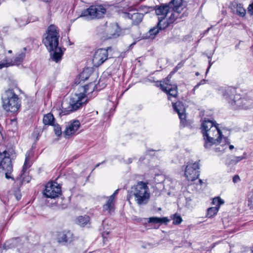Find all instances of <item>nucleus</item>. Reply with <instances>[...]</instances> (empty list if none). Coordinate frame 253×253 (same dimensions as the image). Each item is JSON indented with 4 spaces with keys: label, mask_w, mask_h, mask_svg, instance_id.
I'll return each mask as SVG.
<instances>
[{
    "label": "nucleus",
    "mask_w": 253,
    "mask_h": 253,
    "mask_svg": "<svg viewBox=\"0 0 253 253\" xmlns=\"http://www.w3.org/2000/svg\"><path fill=\"white\" fill-rule=\"evenodd\" d=\"M223 96L233 109L247 110L252 107V101L242 98L239 94L236 93L235 88L227 87L223 91Z\"/></svg>",
    "instance_id": "f257e3e1"
},
{
    "label": "nucleus",
    "mask_w": 253,
    "mask_h": 253,
    "mask_svg": "<svg viewBox=\"0 0 253 253\" xmlns=\"http://www.w3.org/2000/svg\"><path fill=\"white\" fill-rule=\"evenodd\" d=\"M150 194L147 183L139 181L128 191L127 200L134 198L138 205H146L149 201Z\"/></svg>",
    "instance_id": "f03ea898"
},
{
    "label": "nucleus",
    "mask_w": 253,
    "mask_h": 253,
    "mask_svg": "<svg viewBox=\"0 0 253 253\" xmlns=\"http://www.w3.org/2000/svg\"><path fill=\"white\" fill-rule=\"evenodd\" d=\"M2 107L7 112H17L21 107V100L13 89H8L2 94Z\"/></svg>",
    "instance_id": "7ed1b4c3"
},
{
    "label": "nucleus",
    "mask_w": 253,
    "mask_h": 253,
    "mask_svg": "<svg viewBox=\"0 0 253 253\" xmlns=\"http://www.w3.org/2000/svg\"><path fill=\"white\" fill-rule=\"evenodd\" d=\"M181 6L182 4H178V3H176L173 7L172 11L170 12L171 14L169 18H165L164 20H161L162 26L166 29L169 27H172L174 22H178L188 16V12L187 9L182 8Z\"/></svg>",
    "instance_id": "20e7f679"
},
{
    "label": "nucleus",
    "mask_w": 253,
    "mask_h": 253,
    "mask_svg": "<svg viewBox=\"0 0 253 253\" xmlns=\"http://www.w3.org/2000/svg\"><path fill=\"white\" fill-rule=\"evenodd\" d=\"M59 37L58 28L54 25H50L42 39V42L48 50H52L58 46Z\"/></svg>",
    "instance_id": "39448f33"
},
{
    "label": "nucleus",
    "mask_w": 253,
    "mask_h": 253,
    "mask_svg": "<svg viewBox=\"0 0 253 253\" xmlns=\"http://www.w3.org/2000/svg\"><path fill=\"white\" fill-rule=\"evenodd\" d=\"M218 124H216L211 129H209L207 132L203 134L205 148H210L213 144L220 143L222 134L221 131L218 127Z\"/></svg>",
    "instance_id": "423d86ee"
},
{
    "label": "nucleus",
    "mask_w": 253,
    "mask_h": 253,
    "mask_svg": "<svg viewBox=\"0 0 253 253\" xmlns=\"http://www.w3.org/2000/svg\"><path fill=\"white\" fill-rule=\"evenodd\" d=\"M0 169L5 171L6 178H10L15 183V179L10 175L13 171V165L9 155L6 151L0 152Z\"/></svg>",
    "instance_id": "0eeeda50"
},
{
    "label": "nucleus",
    "mask_w": 253,
    "mask_h": 253,
    "mask_svg": "<svg viewBox=\"0 0 253 253\" xmlns=\"http://www.w3.org/2000/svg\"><path fill=\"white\" fill-rule=\"evenodd\" d=\"M176 3H178V4H182V0H171L168 3L156 5L155 10L156 15L158 16V21L161 19L164 20L168 13L172 11L173 7Z\"/></svg>",
    "instance_id": "6e6552de"
},
{
    "label": "nucleus",
    "mask_w": 253,
    "mask_h": 253,
    "mask_svg": "<svg viewBox=\"0 0 253 253\" xmlns=\"http://www.w3.org/2000/svg\"><path fill=\"white\" fill-rule=\"evenodd\" d=\"M106 12V9L102 5H91L83 10L80 17H84L88 19H99L102 18Z\"/></svg>",
    "instance_id": "1a4fd4ad"
},
{
    "label": "nucleus",
    "mask_w": 253,
    "mask_h": 253,
    "mask_svg": "<svg viewBox=\"0 0 253 253\" xmlns=\"http://www.w3.org/2000/svg\"><path fill=\"white\" fill-rule=\"evenodd\" d=\"M61 186L56 182H48L45 186L43 195L46 198L55 199L61 195Z\"/></svg>",
    "instance_id": "9d476101"
},
{
    "label": "nucleus",
    "mask_w": 253,
    "mask_h": 253,
    "mask_svg": "<svg viewBox=\"0 0 253 253\" xmlns=\"http://www.w3.org/2000/svg\"><path fill=\"white\" fill-rule=\"evenodd\" d=\"M198 162H188L185 169L184 175L188 181H193L200 175Z\"/></svg>",
    "instance_id": "9b49d317"
},
{
    "label": "nucleus",
    "mask_w": 253,
    "mask_h": 253,
    "mask_svg": "<svg viewBox=\"0 0 253 253\" xmlns=\"http://www.w3.org/2000/svg\"><path fill=\"white\" fill-rule=\"evenodd\" d=\"M160 87L162 90L166 92L168 95L169 100L171 99V97H176L177 96V86L176 84H172L170 80L166 78L160 84Z\"/></svg>",
    "instance_id": "f8f14e48"
},
{
    "label": "nucleus",
    "mask_w": 253,
    "mask_h": 253,
    "mask_svg": "<svg viewBox=\"0 0 253 253\" xmlns=\"http://www.w3.org/2000/svg\"><path fill=\"white\" fill-rule=\"evenodd\" d=\"M81 126V124L79 120H73L68 123L66 126L65 130L63 131L64 137L69 139L72 136L78 133L77 131Z\"/></svg>",
    "instance_id": "ddd939ff"
},
{
    "label": "nucleus",
    "mask_w": 253,
    "mask_h": 253,
    "mask_svg": "<svg viewBox=\"0 0 253 253\" xmlns=\"http://www.w3.org/2000/svg\"><path fill=\"white\" fill-rule=\"evenodd\" d=\"M108 57V49L99 48L96 50L93 55L92 63L95 67H99L102 65Z\"/></svg>",
    "instance_id": "4468645a"
},
{
    "label": "nucleus",
    "mask_w": 253,
    "mask_h": 253,
    "mask_svg": "<svg viewBox=\"0 0 253 253\" xmlns=\"http://www.w3.org/2000/svg\"><path fill=\"white\" fill-rule=\"evenodd\" d=\"M174 111L176 112L180 120V124L183 126L187 125L186 114L185 107L182 102L178 101L175 103H172Z\"/></svg>",
    "instance_id": "2eb2a0df"
},
{
    "label": "nucleus",
    "mask_w": 253,
    "mask_h": 253,
    "mask_svg": "<svg viewBox=\"0 0 253 253\" xmlns=\"http://www.w3.org/2000/svg\"><path fill=\"white\" fill-rule=\"evenodd\" d=\"M33 156L34 151L32 149L29 150L27 152L25 155V160L22 167V169L21 171L20 175L15 178V184H16L17 185H22L23 181V175L27 170L28 167L27 165L28 164L29 161Z\"/></svg>",
    "instance_id": "dca6fc26"
},
{
    "label": "nucleus",
    "mask_w": 253,
    "mask_h": 253,
    "mask_svg": "<svg viewBox=\"0 0 253 253\" xmlns=\"http://www.w3.org/2000/svg\"><path fill=\"white\" fill-rule=\"evenodd\" d=\"M165 29L162 26V21H158L155 26L150 28L148 32L143 35L142 38L143 39L154 40L160 31Z\"/></svg>",
    "instance_id": "f3484780"
},
{
    "label": "nucleus",
    "mask_w": 253,
    "mask_h": 253,
    "mask_svg": "<svg viewBox=\"0 0 253 253\" xmlns=\"http://www.w3.org/2000/svg\"><path fill=\"white\" fill-rule=\"evenodd\" d=\"M74 240L73 233L70 231H63L58 234L57 241L64 245L71 244Z\"/></svg>",
    "instance_id": "a211bd4d"
},
{
    "label": "nucleus",
    "mask_w": 253,
    "mask_h": 253,
    "mask_svg": "<svg viewBox=\"0 0 253 253\" xmlns=\"http://www.w3.org/2000/svg\"><path fill=\"white\" fill-rule=\"evenodd\" d=\"M25 57V53L22 52L18 54L11 62H8L6 60H3L0 62V69L10 66L19 65L23 62Z\"/></svg>",
    "instance_id": "6ab92c4d"
},
{
    "label": "nucleus",
    "mask_w": 253,
    "mask_h": 253,
    "mask_svg": "<svg viewBox=\"0 0 253 253\" xmlns=\"http://www.w3.org/2000/svg\"><path fill=\"white\" fill-rule=\"evenodd\" d=\"M126 17L132 20L133 25H138L143 18L144 14L138 12L137 10H131L127 13H126Z\"/></svg>",
    "instance_id": "aec40b11"
},
{
    "label": "nucleus",
    "mask_w": 253,
    "mask_h": 253,
    "mask_svg": "<svg viewBox=\"0 0 253 253\" xmlns=\"http://www.w3.org/2000/svg\"><path fill=\"white\" fill-rule=\"evenodd\" d=\"M86 95L84 93H80L77 100L74 98H71L70 100V106L73 112L76 111L80 109L85 102L83 101Z\"/></svg>",
    "instance_id": "412c9836"
},
{
    "label": "nucleus",
    "mask_w": 253,
    "mask_h": 253,
    "mask_svg": "<svg viewBox=\"0 0 253 253\" xmlns=\"http://www.w3.org/2000/svg\"><path fill=\"white\" fill-rule=\"evenodd\" d=\"M48 51L50 52L51 58L53 61L58 63L61 60L64 54V50L61 47L58 46L55 49Z\"/></svg>",
    "instance_id": "4be33fe9"
},
{
    "label": "nucleus",
    "mask_w": 253,
    "mask_h": 253,
    "mask_svg": "<svg viewBox=\"0 0 253 253\" xmlns=\"http://www.w3.org/2000/svg\"><path fill=\"white\" fill-rule=\"evenodd\" d=\"M215 121H211L210 120H204L201 125V129L202 134H205L209 131V129H211L212 126H214L216 125Z\"/></svg>",
    "instance_id": "5701e85b"
},
{
    "label": "nucleus",
    "mask_w": 253,
    "mask_h": 253,
    "mask_svg": "<svg viewBox=\"0 0 253 253\" xmlns=\"http://www.w3.org/2000/svg\"><path fill=\"white\" fill-rule=\"evenodd\" d=\"M20 238H16L6 241L3 245V249L5 250L12 249L19 246Z\"/></svg>",
    "instance_id": "b1692460"
},
{
    "label": "nucleus",
    "mask_w": 253,
    "mask_h": 253,
    "mask_svg": "<svg viewBox=\"0 0 253 253\" xmlns=\"http://www.w3.org/2000/svg\"><path fill=\"white\" fill-rule=\"evenodd\" d=\"M170 220L167 217H151L149 218L148 222L153 223H159L160 225L165 224L167 225Z\"/></svg>",
    "instance_id": "393cba45"
},
{
    "label": "nucleus",
    "mask_w": 253,
    "mask_h": 253,
    "mask_svg": "<svg viewBox=\"0 0 253 253\" xmlns=\"http://www.w3.org/2000/svg\"><path fill=\"white\" fill-rule=\"evenodd\" d=\"M115 210V203L112 200L108 199L106 203L103 206V211L111 214Z\"/></svg>",
    "instance_id": "a878e982"
},
{
    "label": "nucleus",
    "mask_w": 253,
    "mask_h": 253,
    "mask_svg": "<svg viewBox=\"0 0 253 253\" xmlns=\"http://www.w3.org/2000/svg\"><path fill=\"white\" fill-rule=\"evenodd\" d=\"M76 222L80 226L84 227L90 224V217L88 215L79 216L76 218Z\"/></svg>",
    "instance_id": "bb28decb"
},
{
    "label": "nucleus",
    "mask_w": 253,
    "mask_h": 253,
    "mask_svg": "<svg viewBox=\"0 0 253 253\" xmlns=\"http://www.w3.org/2000/svg\"><path fill=\"white\" fill-rule=\"evenodd\" d=\"M42 121L44 125L53 126L55 118L52 113H49L44 115Z\"/></svg>",
    "instance_id": "cd10ccee"
},
{
    "label": "nucleus",
    "mask_w": 253,
    "mask_h": 253,
    "mask_svg": "<svg viewBox=\"0 0 253 253\" xmlns=\"http://www.w3.org/2000/svg\"><path fill=\"white\" fill-rule=\"evenodd\" d=\"M233 6L236 8V13L241 17H244L246 14V10L241 3H235Z\"/></svg>",
    "instance_id": "c85d7f7f"
},
{
    "label": "nucleus",
    "mask_w": 253,
    "mask_h": 253,
    "mask_svg": "<svg viewBox=\"0 0 253 253\" xmlns=\"http://www.w3.org/2000/svg\"><path fill=\"white\" fill-rule=\"evenodd\" d=\"M58 111L59 115L61 117L63 116L68 115L73 112L72 109L70 108V105H69L67 108H64L62 105H61V107H59Z\"/></svg>",
    "instance_id": "c756f323"
},
{
    "label": "nucleus",
    "mask_w": 253,
    "mask_h": 253,
    "mask_svg": "<svg viewBox=\"0 0 253 253\" xmlns=\"http://www.w3.org/2000/svg\"><path fill=\"white\" fill-rule=\"evenodd\" d=\"M219 209L218 207H211L207 210V216L210 218L216 215Z\"/></svg>",
    "instance_id": "7c9ffc66"
},
{
    "label": "nucleus",
    "mask_w": 253,
    "mask_h": 253,
    "mask_svg": "<svg viewBox=\"0 0 253 253\" xmlns=\"http://www.w3.org/2000/svg\"><path fill=\"white\" fill-rule=\"evenodd\" d=\"M171 218L173 220L172 223L174 225H178L182 221V217L177 213L174 214L172 216H171Z\"/></svg>",
    "instance_id": "2f4dec72"
},
{
    "label": "nucleus",
    "mask_w": 253,
    "mask_h": 253,
    "mask_svg": "<svg viewBox=\"0 0 253 253\" xmlns=\"http://www.w3.org/2000/svg\"><path fill=\"white\" fill-rule=\"evenodd\" d=\"M253 191L252 190L250 191L248 194L247 197V201L248 202V206L250 207V209H252L253 206Z\"/></svg>",
    "instance_id": "473e14b6"
},
{
    "label": "nucleus",
    "mask_w": 253,
    "mask_h": 253,
    "mask_svg": "<svg viewBox=\"0 0 253 253\" xmlns=\"http://www.w3.org/2000/svg\"><path fill=\"white\" fill-rule=\"evenodd\" d=\"M224 203L223 200L219 197L214 198L212 201V204L215 205V207H218V209H219L220 206L224 204Z\"/></svg>",
    "instance_id": "72a5a7b5"
},
{
    "label": "nucleus",
    "mask_w": 253,
    "mask_h": 253,
    "mask_svg": "<svg viewBox=\"0 0 253 253\" xmlns=\"http://www.w3.org/2000/svg\"><path fill=\"white\" fill-rule=\"evenodd\" d=\"M53 126H54V131L55 134L58 136H60L62 134L61 127L58 124H55L54 123Z\"/></svg>",
    "instance_id": "f704fd0d"
},
{
    "label": "nucleus",
    "mask_w": 253,
    "mask_h": 253,
    "mask_svg": "<svg viewBox=\"0 0 253 253\" xmlns=\"http://www.w3.org/2000/svg\"><path fill=\"white\" fill-rule=\"evenodd\" d=\"M122 33V30L120 27H118V24L116 25V29L115 30V32L112 34V38H116L120 36Z\"/></svg>",
    "instance_id": "c9c22d12"
},
{
    "label": "nucleus",
    "mask_w": 253,
    "mask_h": 253,
    "mask_svg": "<svg viewBox=\"0 0 253 253\" xmlns=\"http://www.w3.org/2000/svg\"><path fill=\"white\" fill-rule=\"evenodd\" d=\"M236 164V162L235 160L234 157L233 158H227L225 161V165L227 166H230V165H235Z\"/></svg>",
    "instance_id": "e433bc0d"
},
{
    "label": "nucleus",
    "mask_w": 253,
    "mask_h": 253,
    "mask_svg": "<svg viewBox=\"0 0 253 253\" xmlns=\"http://www.w3.org/2000/svg\"><path fill=\"white\" fill-rule=\"evenodd\" d=\"M80 79L83 81H85L87 80L89 78V76H88L86 71L84 70L80 75Z\"/></svg>",
    "instance_id": "4c0bfd02"
},
{
    "label": "nucleus",
    "mask_w": 253,
    "mask_h": 253,
    "mask_svg": "<svg viewBox=\"0 0 253 253\" xmlns=\"http://www.w3.org/2000/svg\"><path fill=\"white\" fill-rule=\"evenodd\" d=\"M183 65L181 62L179 63L171 71V74H174Z\"/></svg>",
    "instance_id": "58836bf2"
},
{
    "label": "nucleus",
    "mask_w": 253,
    "mask_h": 253,
    "mask_svg": "<svg viewBox=\"0 0 253 253\" xmlns=\"http://www.w3.org/2000/svg\"><path fill=\"white\" fill-rule=\"evenodd\" d=\"M109 234V232L108 231H104L102 233V236L103 237V241L104 243L108 241V236Z\"/></svg>",
    "instance_id": "ea45409f"
},
{
    "label": "nucleus",
    "mask_w": 253,
    "mask_h": 253,
    "mask_svg": "<svg viewBox=\"0 0 253 253\" xmlns=\"http://www.w3.org/2000/svg\"><path fill=\"white\" fill-rule=\"evenodd\" d=\"M248 13L251 15H253V1L251 2L248 8Z\"/></svg>",
    "instance_id": "a19ab883"
},
{
    "label": "nucleus",
    "mask_w": 253,
    "mask_h": 253,
    "mask_svg": "<svg viewBox=\"0 0 253 253\" xmlns=\"http://www.w3.org/2000/svg\"><path fill=\"white\" fill-rule=\"evenodd\" d=\"M91 85H92V84L90 83L88 84H86V85H84V91L82 93H84L85 95H86V93H89V92H88L89 87Z\"/></svg>",
    "instance_id": "79ce46f5"
},
{
    "label": "nucleus",
    "mask_w": 253,
    "mask_h": 253,
    "mask_svg": "<svg viewBox=\"0 0 253 253\" xmlns=\"http://www.w3.org/2000/svg\"><path fill=\"white\" fill-rule=\"evenodd\" d=\"M206 80L205 79L202 80L199 83H198L194 87L193 90L194 91L196 88H198L199 86L202 84H204L206 83Z\"/></svg>",
    "instance_id": "37998d69"
},
{
    "label": "nucleus",
    "mask_w": 253,
    "mask_h": 253,
    "mask_svg": "<svg viewBox=\"0 0 253 253\" xmlns=\"http://www.w3.org/2000/svg\"><path fill=\"white\" fill-rule=\"evenodd\" d=\"M119 191V189H117L114 192V193L108 198V199L112 200V201L114 202L115 198L116 196L118 194Z\"/></svg>",
    "instance_id": "c03bdc74"
},
{
    "label": "nucleus",
    "mask_w": 253,
    "mask_h": 253,
    "mask_svg": "<svg viewBox=\"0 0 253 253\" xmlns=\"http://www.w3.org/2000/svg\"><path fill=\"white\" fill-rule=\"evenodd\" d=\"M224 149L222 146L217 147L214 148V151L215 152H224Z\"/></svg>",
    "instance_id": "a18cd8bd"
},
{
    "label": "nucleus",
    "mask_w": 253,
    "mask_h": 253,
    "mask_svg": "<svg viewBox=\"0 0 253 253\" xmlns=\"http://www.w3.org/2000/svg\"><path fill=\"white\" fill-rule=\"evenodd\" d=\"M235 160L236 162V164L238 163L239 162L241 161L243 159L245 158V157L244 156H235L234 157Z\"/></svg>",
    "instance_id": "49530a36"
},
{
    "label": "nucleus",
    "mask_w": 253,
    "mask_h": 253,
    "mask_svg": "<svg viewBox=\"0 0 253 253\" xmlns=\"http://www.w3.org/2000/svg\"><path fill=\"white\" fill-rule=\"evenodd\" d=\"M232 180L234 183H236L240 181V178L238 175H235L233 176Z\"/></svg>",
    "instance_id": "de8ad7c7"
},
{
    "label": "nucleus",
    "mask_w": 253,
    "mask_h": 253,
    "mask_svg": "<svg viewBox=\"0 0 253 253\" xmlns=\"http://www.w3.org/2000/svg\"><path fill=\"white\" fill-rule=\"evenodd\" d=\"M213 63V62H211V60H209V65H208V68H207L206 72V75H207L208 73V72L210 70V69L211 68V67Z\"/></svg>",
    "instance_id": "09e8293b"
},
{
    "label": "nucleus",
    "mask_w": 253,
    "mask_h": 253,
    "mask_svg": "<svg viewBox=\"0 0 253 253\" xmlns=\"http://www.w3.org/2000/svg\"><path fill=\"white\" fill-rule=\"evenodd\" d=\"M0 49H4V45L3 44V41L2 39L0 37Z\"/></svg>",
    "instance_id": "8fccbe9b"
},
{
    "label": "nucleus",
    "mask_w": 253,
    "mask_h": 253,
    "mask_svg": "<svg viewBox=\"0 0 253 253\" xmlns=\"http://www.w3.org/2000/svg\"><path fill=\"white\" fill-rule=\"evenodd\" d=\"M213 54V52L212 53H210L208 54H206V55L209 60H211Z\"/></svg>",
    "instance_id": "3c124183"
},
{
    "label": "nucleus",
    "mask_w": 253,
    "mask_h": 253,
    "mask_svg": "<svg viewBox=\"0 0 253 253\" xmlns=\"http://www.w3.org/2000/svg\"><path fill=\"white\" fill-rule=\"evenodd\" d=\"M11 124H14L15 125H16L17 124V119L14 118L13 119H11Z\"/></svg>",
    "instance_id": "603ef678"
},
{
    "label": "nucleus",
    "mask_w": 253,
    "mask_h": 253,
    "mask_svg": "<svg viewBox=\"0 0 253 253\" xmlns=\"http://www.w3.org/2000/svg\"><path fill=\"white\" fill-rule=\"evenodd\" d=\"M225 144H229L230 143V140L226 137L224 138Z\"/></svg>",
    "instance_id": "864d4df0"
},
{
    "label": "nucleus",
    "mask_w": 253,
    "mask_h": 253,
    "mask_svg": "<svg viewBox=\"0 0 253 253\" xmlns=\"http://www.w3.org/2000/svg\"><path fill=\"white\" fill-rule=\"evenodd\" d=\"M173 74H171V71L170 72L169 74L167 76V77L166 78L167 79H168V80H170L172 75Z\"/></svg>",
    "instance_id": "5fc2aeb1"
},
{
    "label": "nucleus",
    "mask_w": 253,
    "mask_h": 253,
    "mask_svg": "<svg viewBox=\"0 0 253 253\" xmlns=\"http://www.w3.org/2000/svg\"><path fill=\"white\" fill-rule=\"evenodd\" d=\"M16 199H17V200H20V199H21V195H17V196H16Z\"/></svg>",
    "instance_id": "6e6d98bb"
},
{
    "label": "nucleus",
    "mask_w": 253,
    "mask_h": 253,
    "mask_svg": "<svg viewBox=\"0 0 253 253\" xmlns=\"http://www.w3.org/2000/svg\"><path fill=\"white\" fill-rule=\"evenodd\" d=\"M0 199L3 202V203L5 204L6 203V199H5L4 198H3V199L1 198H0Z\"/></svg>",
    "instance_id": "4d7b16f0"
},
{
    "label": "nucleus",
    "mask_w": 253,
    "mask_h": 253,
    "mask_svg": "<svg viewBox=\"0 0 253 253\" xmlns=\"http://www.w3.org/2000/svg\"><path fill=\"white\" fill-rule=\"evenodd\" d=\"M229 149H230V150H232L233 149H234V146H233V145H230L229 146Z\"/></svg>",
    "instance_id": "13d9d810"
},
{
    "label": "nucleus",
    "mask_w": 253,
    "mask_h": 253,
    "mask_svg": "<svg viewBox=\"0 0 253 253\" xmlns=\"http://www.w3.org/2000/svg\"><path fill=\"white\" fill-rule=\"evenodd\" d=\"M128 164H130L132 163V159L131 158H129L128 159V162H127Z\"/></svg>",
    "instance_id": "bf43d9fd"
},
{
    "label": "nucleus",
    "mask_w": 253,
    "mask_h": 253,
    "mask_svg": "<svg viewBox=\"0 0 253 253\" xmlns=\"http://www.w3.org/2000/svg\"><path fill=\"white\" fill-rule=\"evenodd\" d=\"M104 163V161L102 162L101 163H98L97 164L96 166H95V168H97L98 167H99L101 164Z\"/></svg>",
    "instance_id": "052dcab7"
},
{
    "label": "nucleus",
    "mask_w": 253,
    "mask_h": 253,
    "mask_svg": "<svg viewBox=\"0 0 253 253\" xmlns=\"http://www.w3.org/2000/svg\"><path fill=\"white\" fill-rule=\"evenodd\" d=\"M109 100L111 101V102H113V98H112V97H109Z\"/></svg>",
    "instance_id": "680f3d73"
},
{
    "label": "nucleus",
    "mask_w": 253,
    "mask_h": 253,
    "mask_svg": "<svg viewBox=\"0 0 253 253\" xmlns=\"http://www.w3.org/2000/svg\"><path fill=\"white\" fill-rule=\"evenodd\" d=\"M195 75H196V76H198L200 75V74L198 72H196Z\"/></svg>",
    "instance_id": "e2e57ef3"
},
{
    "label": "nucleus",
    "mask_w": 253,
    "mask_h": 253,
    "mask_svg": "<svg viewBox=\"0 0 253 253\" xmlns=\"http://www.w3.org/2000/svg\"><path fill=\"white\" fill-rule=\"evenodd\" d=\"M69 44H70V45H72V44H73V42H71L69 39Z\"/></svg>",
    "instance_id": "0e129e2a"
},
{
    "label": "nucleus",
    "mask_w": 253,
    "mask_h": 253,
    "mask_svg": "<svg viewBox=\"0 0 253 253\" xmlns=\"http://www.w3.org/2000/svg\"><path fill=\"white\" fill-rule=\"evenodd\" d=\"M199 182H200V184H202V183H203L202 180L201 179H199Z\"/></svg>",
    "instance_id": "69168bd1"
},
{
    "label": "nucleus",
    "mask_w": 253,
    "mask_h": 253,
    "mask_svg": "<svg viewBox=\"0 0 253 253\" xmlns=\"http://www.w3.org/2000/svg\"><path fill=\"white\" fill-rule=\"evenodd\" d=\"M135 44V42H133V43H132V44H131L130 45V46H133V45L134 44Z\"/></svg>",
    "instance_id": "338daca9"
},
{
    "label": "nucleus",
    "mask_w": 253,
    "mask_h": 253,
    "mask_svg": "<svg viewBox=\"0 0 253 253\" xmlns=\"http://www.w3.org/2000/svg\"><path fill=\"white\" fill-rule=\"evenodd\" d=\"M210 28H208V29L205 31V32H206H206H208L209 31V30H210Z\"/></svg>",
    "instance_id": "774afa93"
}]
</instances>
